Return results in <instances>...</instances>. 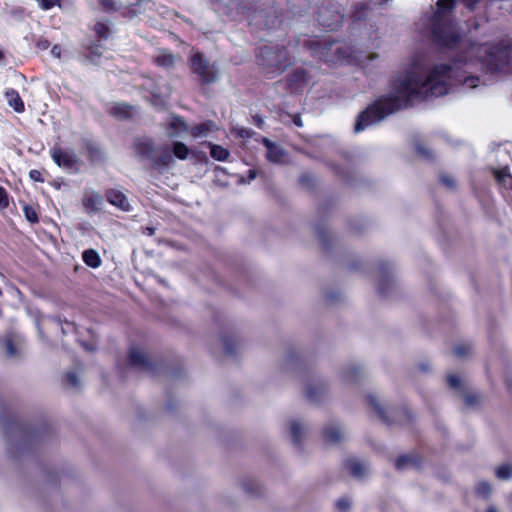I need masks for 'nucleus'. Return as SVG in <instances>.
I'll use <instances>...</instances> for the list:
<instances>
[{"label": "nucleus", "instance_id": "obj_37", "mask_svg": "<svg viewBox=\"0 0 512 512\" xmlns=\"http://www.w3.org/2000/svg\"><path fill=\"white\" fill-rule=\"evenodd\" d=\"M94 31L100 39L106 40L109 37L110 29L104 22H96Z\"/></svg>", "mask_w": 512, "mask_h": 512}, {"label": "nucleus", "instance_id": "obj_61", "mask_svg": "<svg viewBox=\"0 0 512 512\" xmlns=\"http://www.w3.org/2000/svg\"><path fill=\"white\" fill-rule=\"evenodd\" d=\"M256 178V171L255 170H249V181Z\"/></svg>", "mask_w": 512, "mask_h": 512}, {"label": "nucleus", "instance_id": "obj_44", "mask_svg": "<svg viewBox=\"0 0 512 512\" xmlns=\"http://www.w3.org/2000/svg\"><path fill=\"white\" fill-rule=\"evenodd\" d=\"M66 380L74 388H78L80 385L79 378H78L76 372H74V371H69L66 374Z\"/></svg>", "mask_w": 512, "mask_h": 512}, {"label": "nucleus", "instance_id": "obj_4", "mask_svg": "<svg viewBox=\"0 0 512 512\" xmlns=\"http://www.w3.org/2000/svg\"><path fill=\"white\" fill-rule=\"evenodd\" d=\"M261 0H214L213 7L218 13L232 17L238 14H250L260 11Z\"/></svg>", "mask_w": 512, "mask_h": 512}, {"label": "nucleus", "instance_id": "obj_48", "mask_svg": "<svg viewBox=\"0 0 512 512\" xmlns=\"http://www.w3.org/2000/svg\"><path fill=\"white\" fill-rule=\"evenodd\" d=\"M440 181L449 189H453L455 187V180L450 175H441Z\"/></svg>", "mask_w": 512, "mask_h": 512}, {"label": "nucleus", "instance_id": "obj_26", "mask_svg": "<svg viewBox=\"0 0 512 512\" xmlns=\"http://www.w3.org/2000/svg\"><path fill=\"white\" fill-rule=\"evenodd\" d=\"M493 174L499 184L504 187L512 186V175L509 173L508 168L494 169Z\"/></svg>", "mask_w": 512, "mask_h": 512}, {"label": "nucleus", "instance_id": "obj_22", "mask_svg": "<svg viewBox=\"0 0 512 512\" xmlns=\"http://www.w3.org/2000/svg\"><path fill=\"white\" fill-rule=\"evenodd\" d=\"M492 492V484L486 480H480L475 484L474 493L478 498L488 499Z\"/></svg>", "mask_w": 512, "mask_h": 512}, {"label": "nucleus", "instance_id": "obj_7", "mask_svg": "<svg viewBox=\"0 0 512 512\" xmlns=\"http://www.w3.org/2000/svg\"><path fill=\"white\" fill-rule=\"evenodd\" d=\"M128 358L132 368L138 369L151 376H155L162 367L161 364L151 361L147 355L137 347L130 348Z\"/></svg>", "mask_w": 512, "mask_h": 512}, {"label": "nucleus", "instance_id": "obj_18", "mask_svg": "<svg viewBox=\"0 0 512 512\" xmlns=\"http://www.w3.org/2000/svg\"><path fill=\"white\" fill-rule=\"evenodd\" d=\"M215 128L216 125L213 121H206L193 126L191 129L188 128V132H190L194 138H203L206 137Z\"/></svg>", "mask_w": 512, "mask_h": 512}, {"label": "nucleus", "instance_id": "obj_3", "mask_svg": "<svg viewBox=\"0 0 512 512\" xmlns=\"http://www.w3.org/2000/svg\"><path fill=\"white\" fill-rule=\"evenodd\" d=\"M259 64L271 72L280 73L291 64V58L285 47L265 45L260 49Z\"/></svg>", "mask_w": 512, "mask_h": 512}, {"label": "nucleus", "instance_id": "obj_31", "mask_svg": "<svg viewBox=\"0 0 512 512\" xmlns=\"http://www.w3.org/2000/svg\"><path fill=\"white\" fill-rule=\"evenodd\" d=\"M155 62L158 66L164 68H170L174 65L175 57L172 53L169 52H161L156 58Z\"/></svg>", "mask_w": 512, "mask_h": 512}, {"label": "nucleus", "instance_id": "obj_45", "mask_svg": "<svg viewBox=\"0 0 512 512\" xmlns=\"http://www.w3.org/2000/svg\"><path fill=\"white\" fill-rule=\"evenodd\" d=\"M321 243H322V254H323L324 251L326 249H328L332 243V236L328 232L324 231L323 229H322Z\"/></svg>", "mask_w": 512, "mask_h": 512}, {"label": "nucleus", "instance_id": "obj_36", "mask_svg": "<svg viewBox=\"0 0 512 512\" xmlns=\"http://www.w3.org/2000/svg\"><path fill=\"white\" fill-rule=\"evenodd\" d=\"M392 284H393V281H392L391 276L387 273H383L378 284H377L378 291L381 294H386L388 292L389 287L392 286Z\"/></svg>", "mask_w": 512, "mask_h": 512}, {"label": "nucleus", "instance_id": "obj_56", "mask_svg": "<svg viewBox=\"0 0 512 512\" xmlns=\"http://www.w3.org/2000/svg\"><path fill=\"white\" fill-rule=\"evenodd\" d=\"M29 175H30V178L33 179L34 181H39V182L43 181V179L41 177V173L38 170H31Z\"/></svg>", "mask_w": 512, "mask_h": 512}, {"label": "nucleus", "instance_id": "obj_29", "mask_svg": "<svg viewBox=\"0 0 512 512\" xmlns=\"http://www.w3.org/2000/svg\"><path fill=\"white\" fill-rule=\"evenodd\" d=\"M299 184L307 191H312L317 184V177L309 172H303L299 177Z\"/></svg>", "mask_w": 512, "mask_h": 512}, {"label": "nucleus", "instance_id": "obj_42", "mask_svg": "<svg viewBox=\"0 0 512 512\" xmlns=\"http://www.w3.org/2000/svg\"><path fill=\"white\" fill-rule=\"evenodd\" d=\"M448 384L450 388L453 389H461V379L456 374H451L447 377Z\"/></svg>", "mask_w": 512, "mask_h": 512}, {"label": "nucleus", "instance_id": "obj_15", "mask_svg": "<svg viewBox=\"0 0 512 512\" xmlns=\"http://www.w3.org/2000/svg\"><path fill=\"white\" fill-rule=\"evenodd\" d=\"M345 466L351 474L358 479H363L370 473L369 465L356 458L346 460Z\"/></svg>", "mask_w": 512, "mask_h": 512}, {"label": "nucleus", "instance_id": "obj_63", "mask_svg": "<svg viewBox=\"0 0 512 512\" xmlns=\"http://www.w3.org/2000/svg\"><path fill=\"white\" fill-rule=\"evenodd\" d=\"M152 94L155 96V97H162L164 96V93L163 92H155L153 91Z\"/></svg>", "mask_w": 512, "mask_h": 512}, {"label": "nucleus", "instance_id": "obj_57", "mask_svg": "<svg viewBox=\"0 0 512 512\" xmlns=\"http://www.w3.org/2000/svg\"><path fill=\"white\" fill-rule=\"evenodd\" d=\"M61 47L59 45H54L51 50H50V53L53 57L55 58H60L61 56Z\"/></svg>", "mask_w": 512, "mask_h": 512}, {"label": "nucleus", "instance_id": "obj_52", "mask_svg": "<svg viewBox=\"0 0 512 512\" xmlns=\"http://www.w3.org/2000/svg\"><path fill=\"white\" fill-rule=\"evenodd\" d=\"M9 204L6 190L0 186V206L7 207Z\"/></svg>", "mask_w": 512, "mask_h": 512}, {"label": "nucleus", "instance_id": "obj_19", "mask_svg": "<svg viewBox=\"0 0 512 512\" xmlns=\"http://www.w3.org/2000/svg\"><path fill=\"white\" fill-rule=\"evenodd\" d=\"M5 97L7 99L8 105L12 107L16 112L21 113L24 111V103L16 90H6Z\"/></svg>", "mask_w": 512, "mask_h": 512}, {"label": "nucleus", "instance_id": "obj_13", "mask_svg": "<svg viewBox=\"0 0 512 512\" xmlns=\"http://www.w3.org/2000/svg\"><path fill=\"white\" fill-rule=\"evenodd\" d=\"M322 438L325 444L336 445L343 442L346 435L339 424H331L325 428Z\"/></svg>", "mask_w": 512, "mask_h": 512}, {"label": "nucleus", "instance_id": "obj_21", "mask_svg": "<svg viewBox=\"0 0 512 512\" xmlns=\"http://www.w3.org/2000/svg\"><path fill=\"white\" fill-rule=\"evenodd\" d=\"M241 486L243 491L250 496L258 495L261 492V485L259 481L254 478L248 477L243 479Z\"/></svg>", "mask_w": 512, "mask_h": 512}, {"label": "nucleus", "instance_id": "obj_6", "mask_svg": "<svg viewBox=\"0 0 512 512\" xmlns=\"http://www.w3.org/2000/svg\"><path fill=\"white\" fill-rule=\"evenodd\" d=\"M150 0H135L134 2L123 3L119 0H97L98 6L103 12L112 13L121 10L123 7L130 16L137 15L145 9Z\"/></svg>", "mask_w": 512, "mask_h": 512}, {"label": "nucleus", "instance_id": "obj_58", "mask_svg": "<svg viewBox=\"0 0 512 512\" xmlns=\"http://www.w3.org/2000/svg\"><path fill=\"white\" fill-rule=\"evenodd\" d=\"M37 46L40 48V49H47L49 47V41L44 39V40H40L37 44Z\"/></svg>", "mask_w": 512, "mask_h": 512}, {"label": "nucleus", "instance_id": "obj_17", "mask_svg": "<svg viewBox=\"0 0 512 512\" xmlns=\"http://www.w3.org/2000/svg\"><path fill=\"white\" fill-rule=\"evenodd\" d=\"M188 132V125L181 117H173L167 127V135L169 138H178L183 133Z\"/></svg>", "mask_w": 512, "mask_h": 512}, {"label": "nucleus", "instance_id": "obj_30", "mask_svg": "<svg viewBox=\"0 0 512 512\" xmlns=\"http://www.w3.org/2000/svg\"><path fill=\"white\" fill-rule=\"evenodd\" d=\"M495 476L499 480L507 481L512 478V465L508 463L501 464L495 468Z\"/></svg>", "mask_w": 512, "mask_h": 512}, {"label": "nucleus", "instance_id": "obj_41", "mask_svg": "<svg viewBox=\"0 0 512 512\" xmlns=\"http://www.w3.org/2000/svg\"><path fill=\"white\" fill-rule=\"evenodd\" d=\"M24 214L26 219L31 223H36L38 221V216L34 208L30 206L24 207Z\"/></svg>", "mask_w": 512, "mask_h": 512}, {"label": "nucleus", "instance_id": "obj_27", "mask_svg": "<svg viewBox=\"0 0 512 512\" xmlns=\"http://www.w3.org/2000/svg\"><path fill=\"white\" fill-rule=\"evenodd\" d=\"M111 114L119 119H125L132 115V107L125 103H118L111 108Z\"/></svg>", "mask_w": 512, "mask_h": 512}, {"label": "nucleus", "instance_id": "obj_28", "mask_svg": "<svg viewBox=\"0 0 512 512\" xmlns=\"http://www.w3.org/2000/svg\"><path fill=\"white\" fill-rule=\"evenodd\" d=\"M210 155L217 161H226L230 155V152L220 145L209 143Z\"/></svg>", "mask_w": 512, "mask_h": 512}, {"label": "nucleus", "instance_id": "obj_25", "mask_svg": "<svg viewBox=\"0 0 512 512\" xmlns=\"http://www.w3.org/2000/svg\"><path fill=\"white\" fill-rule=\"evenodd\" d=\"M367 399L371 407L374 409L376 415L380 418V420L386 422L388 421V417L386 415L385 409L381 406L376 395L370 393L367 395Z\"/></svg>", "mask_w": 512, "mask_h": 512}, {"label": "nucleus", "instance_id": "obj_38", "mask_svg": "<svg viewBox=\"0 0 512 512\" xmlns=\"http://www.w3.org/2000/svg\"><path fill=\"white\" fill-rule=\"evenodd\" d=\"M332 19L330 22L323 24L328 30H336L342 23L343 16L339 11H336L332 14Z\"/></svg>", "mask_w": 512, "mask_h": 512}, {"label": "nucleus", "instance_id": "obj_54", "mask_svg": "<svg viewBox=\"0 0 512 512\" xmlns=\"http://www.w3.org/2000/svg\"><path fill=\"white\" fill-rule=\"evenodd\" d=\"M61 330L63 334H66L68 332H72L75 330V324L72 322L66 321L65 325L61 326Z\"/></svg>", "mask_w": 512, "mask_h": 512}, {"label": "nucleus", "instance_id": "obj_34", "mask_svg": "<svg viewBox=\"0 0 512 512\" xmlns=\"http://www.w3.org/2000/svg\"><path fill=\"white\" fill-rule=\"evenodd\" d=\"M416 464L415 458L410 455H403L396 459L395 466L398 470H404Z\"/></svg>", "mask_w": 512, "mask_h": 512}, {"label": "nucleus", "instance_id": "obj_60", "mask_svg": "<svg viewBox=\"0 0 512 512\" xmlns=\"http://www.w3.org/2000/svg\"><path fill=\"white\" fill-rule=\"evenodd\" d=\"M82 346L84 347L85 350L87 351H93L94 350V347L90 344H87L85 342L82 343Z\"/></svg>", "mask_w": 512, "mask_h": 512}, {"label": "nucleus", "instance_id": "obj_47", "mask_svg": "<svg viewBox=\"0 0 512 512\" xmlns=\"http://www.w3.org/2000/svg\"><path fill=\"white\" fill-rule=\"evenodd\" d=\"M223 346L225 349V352L228 355H232L235 351V344L230 338H224L223 339Z\"/></svg>", "mask_w": 512, "mask_h": 512}, {"label": "nucleus", "instance_id": "obj_35", "mask_svg": "<svg viewBox=\"0 0 512 512\" xmlns=\"http://www.w3.org/2000/svg\"><path fill=\"white\" fill-rule=\"evenodd\" d=\"M305 396L306 398L314 403L319 401V388L317 385H312L309 382L305 383Z\"/></svg>", "mask_w": 512, "mask_h": 512}, {"label": "nucleus", "instance_id": "obj_40", "mask_svg": "<svg viewBox=\"0 0 512 512\" xmlns=\"http://www.w3.org/2000/svg\"><path fill=\"white\" fill-rule=\"evenodd\" d=\"M454 354L458 358H464L472 353V347L467 344L458 345L453 350Z\"/></svg>", "mask_w": 512, "mask_h": 512}, {"label": "nucleus", "instance_id": "obj_12", "mask_svg": "<svg viewBox=\"0 0 512 512\" xmlns=\"http://www.w3.org/2000/svg\"><path fill=\"white\" fill-rule=\"evenodd\" d=\"M135 153L140 159L149 160L152 162V159L155 158L156 147L154 146V142L151 138H139L135 142Z\"/></svg>", "mask_w": 512, "mask_h": 512}, {"label": "nucleus", "instance_id": "obj_64", "mask_svg": "<svg viewBox=\"0 0 512 512\" xmlns=\"http://www.w3.org/2000/svg\"><path fill=\"white\" fill-rule=\"evenodd\" d=\"M147 231H148V235H153L154 234V231L155 229L154 228H147Z\"/></svg>", "mask_w": 512, "mask_h": 512}, {"label": "nucleus", "instance_id": "obj_20", "mask_svg": "<svg viewBox=\"0 0 512 512\" xmlns=\"http://www.w3.org/2000/svg\"><path fill=\"white\" fill-rule=\"evenodd\" d=\"M307 427L297 420L290 422L291 439L295 445H300L302 437L306 434Z\"/></svg>", "mask_w": 512, "mask_h": 512}, {"label": "nucleus", "instance_id": "obj_5", "mask_svg": "<svg viewBox=\"0 0 512 512\" xmlns=\"http://www.w3.org/2000/svg\"><path fill=\"white\" fill-rule=\"evenodd\" d=\"M191 69L202 84L214 83L218 78V69L214 63L207 61L201 53H195L190 58Z\"/></svg>", "mask_w": 512, "mask_h": 512}, {"label": "nucleus", "instance_id": "obj_14", "mask_svg": "<svg viewBox=\"0 0 512 512\" xmlns=\"http://www.w3.org/2000/svg\"><path fill=\"white\" fill-rule=\"evenodd\" d=\"M83 206L90 212H97L103 204V197L94 190H86L82 198Z\"/></svg>", "mask_w": 512, "mask_h": 512}, {"label": "nucleus", "instance_id": "obj_2", "mask_svg": "<svg viewBox=\"0 0 512 512\" xmlns=\"http://www.w3.org/2000/svg\"><path fill=\"white\" fill-rule=\"evenodd\" d=\"M455 7V0H438L437 10L432 18V33L440 46L454 47L459 35L453 25L451 13Z\"/></svg>", "mask_w": 512, "mask_h": 512}, {"label": "nucleus", "instance_id": "obj_8", "mask_svg": "<svg viewBox=\"0 0 512 512\" xmlns=\"http://www.w3.org/2000/svg\"><path fill=\"white\" fill-rule=\"evenodd\" d=\"M349 56L350 49L345 43L333 41L322 45V61L338 64L347 61Z\"/></svg>", "mask_w": 512, "mask_h": 512}, {"label": "nucleus", "instance_id": "obj_16", "mask_svg": "<svg viewBox=\"0 0 512 512\" xmlns=\"http://www.w3.org/2000/svg\"><path fill=\"white\" fill-rule=\"evenodd\" d=\"M106 198L110 204L118 207L119 209L123 211H130L131 207L129 201L125 194L122 193L121 191L116 189L108 190L106 192Z\"/></svg>", "mask_w": 512, "mask_h": 512}, {"label": "nucleus", "instance_id": "obj_23", "mask_svg": "<svg viewBox=\"0 0 512 512\" xmlns=\"http://www.w3.org/2000/svg\"><path fill=\"white\" fill-rule=\"evenodd\" d=\"M84 263L91 268H98L101 265V259L94 249L85 250L82 254Z\"/></svg>", "mask_w": 512, "mask_h": 512}, {"label": "nucleus", "instance_id": "obj_55", "mask_svg": "<svg viewBox=\"0 0 512 512\" xmlns=\"http://www.w3.org/2000/svg\"><path fill=\"white\" fill-rule=\"evenodd\" d=\"M417 152L422 155L423 157H426V158H430L431 157V154L430 152L428 151L427 148H425L424 146L422 145H417Z\"/></svg>", "mask_w": 512, "mask_h": 512}, {"label": "nucleus", "instance_id": "obj_32", "mask_svg": "<svg viewBox=\"0 0 512 512\" xmlns=\"http://www.w3.org/2000/svg\"><path fill=\"white\" fill-rule=\"evenodd\" d=\"M361 375L362 368L356 364L349 366L344 372V378L347 382H356Z\"/></svg>", "mask_w": 512, "mask_h": 512}, {"label": "nucleus", "instance_id": "obj_46", "mask_svg": "<svg viewBox=\"0 0 512 512\" xmlns=\"http://www.w3.org/2000/svg\"><path fill=\"white\" fill-rule=\"evenodd\" d=\"M336 506L341 511H346L351 507V501L347 497H343L337 500Z\"/></svg>", "mask_w": 512, "mask_h": 512}, {"label": "nucleus", "instance_id": "obj_1", "mask_svg": "<svg viewBox=\"0 0 512 512\" xmlns=\"http://www.w3.org/2000/svg\"><path fill=\"white\" fill-rule=\"evenodd\" d=\"M511 64L512 41L495 46L471 44L466 55L452 65L436 64L429 71L415 60L396 77L388 95L378 99L358 116L354 131L359 133L414 101L443 96L452 85L459 83L469 89L478 87L480 78L473 74L477 66L493 72L504 71Z\"/></svg>", "mask_w": 512, "mask_h": 512}, {"label": "nucleus", "instance_id": "obj_53", "mask_svg": "<svg viewBox=\"0 0 512 512\" xmlns=\"http://www.w3.org/2000/svg\"><path fill=\"white\" fill-rule=\"evenodd\" d=\"M6 351L9 357H14L16 355V347L11 340L6 342Z\"/></svg>", "mask_w": 512, "mask_h": 512}, {"label": "nucleus", "instance_id": "obj_24", "mask_svg": "<svg viewBox=\"0 0 512 512\" xmlns=\"http://www.w3.org/2000/svg\"><path fill=\"white\" fill-rule=\"evenodd\" d=\"M171 150L173 156L179 160H186L190 154L188 146L180 141H174Z\"/></svg>", "mask_w": 512, "mask_h": 512}, {"label": "nucleus", "instance_id": "obj_11", "mask_svg": "<svg viewBox=\"0 0 512 512\" xmlns=\"http://www.w3.org/2000/svg\"><path fill=\"white\" fill-rule=\"evenodd\" d=\"M174 163L171 147L168 144L156 147L155 158L152 159L153 166L158 170L169 168Z\"/></svg>", "mask_w": 512, "mask_h": 512}, {"label": "nucleus", "instance_id": "obj_62", "mask_svg": "<svg viewBox=\"0 0 512 512\" xmlns=\"http://www.w3.org/2000/svg\"><path fill=\"white\" fill-rule=\"evenodd\" d=\"M293 121H294L295 125H297L299 127L302 126V121L299 116H296Z\"/></svg>", "mask_w": 512, "mask_h": 512}, {"label": "nucleus", "instance_id": "obj_51", "mask_svg": "<svg viewBox=\"0 0 512 512\" xmlns=\"http://www.w3.org/2000/svg\"><path fill=\"white\" fill-rule=\"evenodd\" d=\"M481 0H462L463 5L470 11H474Z\"/></svg>", "mask_w": 512, "mask_h": 512}, {"label": "nucleus", "instance_id": "obj_50", "mask_svg": "<svg viewBox=\"0 0 512 512\" xmlns=\"http://www.w3.org/2000/svg\"><path fill=\"white\" fill-rule=\"evenodd\" d=\"M464 401L468 406H474L479 402V396L476 394H466Z\"/></svg>", "mask_w": 512, "mask_h": 512}, {"label": "nucleus", "instance_id": "obj_9", "mask_svg": "<svg viewBox=\"0 0 512 512\" xmlns=\"http://www.w3.org/2000/svg\"><path fill=\"white\" fill-rule=\"evenodd\" d=\"M262 144L266 148V159L278 165H285L289 162V154L281 145L269 140L268 138L262 139Z\"/></svg>", "mask_w": 512, "mask_h": 512}, {"label": "nucleus", "instance_id": "obj_49", "mask_svg": "<svg viewBox=\"0 0 512 512\" xmlns=\"http://www.w3.org/2000/svg\"><path fill=\"white\" fill-rule=\"evenodd\" d=\"M304 45L311 50L313 55L319 51L318 40H305Z\"/></svg>", "mask_w": 512, "mask_h": 512}, {"label": "nucleus", "instance_id": "obj_43", "mask_svg": "<svg viewBox=\"0 0 512 512\" xmlns=\"http://www.w3.org/2000/svg\"><path fill=\"white\" fill-rule=\"evenodd\" d=\"M37 2L43 10H49L54 6H60L61 0H39Z\"/></svg>", "mask_w": 512, "mask_h": 512}, {"label": "nucleus", "instance_id": "obj_33", "mask_svg": "<svg viewBox=\"0 0 512 512\" xmlns=\"http://www.w3.org/2000/svg\"><path fill=\"white\" fill-rule=\"evenodd\" d=\"M306 81V72L302 69H296L294 70L288 77V82L290 84V86H296V88H298V86L301 84V83H304Z\"/></svg>", "mask_w": 512, "mask_h": 512}, {"label": "nucleus", "instance_id": "obj_59", "mask_svg": "<svg viewBox=\"0 0 512 512\" xmlns=\"http://www.w3.org/2000/svg\"><path fill=\"white\" fill-rule=\"evenodd\" d=\"M485 512H500L494 505H490L487 507Z\"/></svg>", "mask_w": 512, "mask_h": 512}, {"label": "nucleus", "instance_id": "obj_39", "mask_svg": "<svg viewBox=\"0 0 512 512\" xmlns=\"http://www.w3.org/2000/svg\"><path fill=\"white\" fill-rule=\"evenodd\" d=\"M341 299V296L339 293L334 292H328L325 294H322V307L325 306H332L335 303H337Z\"/></svg>", "mask_w": 512, "mask_h": 512}, {"label": "nucleus", "instance_id": "obj_10", "mask_svg": "<svg viewBox=\"0 0 512 512\" xmlns=\"http://www.w3.org/2000/svg\"><path fill=\"white\" fill-rule=\"evenodd\" d=\"M51 157L59 167L69 171L74 170L78 162L77 155L71 149L54 147L51 150Z\"/></svg>", "mask_w": 512, "mask_h": 512}]
</instances>
